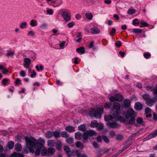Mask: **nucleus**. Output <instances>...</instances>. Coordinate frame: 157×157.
Segmentation results:
<instances>
[{
	"label": "nucleus",
	"mask_w": 157,
	"mask_h": 157,
	"mask_svg": "<svg viewBox=\"0 0 157 157\" xmlns=\"http://www.w3.org/2000/svg\"><path fill=\"white\" fill-rule=\"evenodd\" d=\"M46 12L49 15H52L54 13L53 10L49 8H47Z\"/></svg>",
	"instance_id": "nucleus-45"
},
{
	"label": "nucleus",
	"mask_w": 157,
	"mask_h": 157,
	"mask_svg": "<svg viewBox=\"0 0 157 157\" xmlns=\"http://www.w3.org/2000/svg\"><path fill=\"white\" fill-rule=\"evenodd\" d=\"M65 130L70 132H73L75 131V128L71 126H67L65 128Z\"/></svg>",
	"instance_id": "nucleus-21"
},
{
	"label": "nucleus",
	"mask_w": 157,
	"mask_h": 157,
	"mask_svg": "<svg viewBox=\"0 0 157 157\" xmlns=\"http://www.w3.org/2000/svg\"><path fill=\"white\" fill-rule=\"evenodd\" d=\"M45 136L48 138H52L53 136V132L50 131L47 132L45 133Z\"/></svg>",
	"instance_id": "nucleus-26"
},
{
	"label": "nucleus",
	"mask_w": 157,
	"mask_h": 157,
	"mask_svg": "<svg viewBox=\"0 0 157 157\" xmlns=\"http://www.w3.org/2000/svg\"><path fill=\"white\" fill-rule=\"evenodd\" d=\"M78 128L79 130L84 131L86 129V127L85 124H82L78 126Z\"/></svg>",
	"instance_id": "nucleus-31"
},
{
	"label": "nucleus",
	"mask_w": 157,
	"mask_h": 157,
	"mask_svg": "<svg viewBox=\"0 0 157 157\" xmlns=\"http://www.w3.org/2000/svg\"><path fill=\"white\" fill-rule=\"evenodd\" d=\"M14 54V51L11 50L8 51L6 54V56L13 57Z\"/></svg>",
	"instance_id": "nucleus-28"
},
{
	"label": "nucleus",
	"mask_w": 157,
	"mask_h": 157,
	"mask_svg": "<svg viewBox=\"0 0 157 157\" xmlns=\"http://www.w3.org/2000/svg\"><path fill=\"white\" fill-rule=\"evenodd\" d=\"M76 51L78 53L83 54L85 52V48L83 47H80L77 48Z\"/></svg>",
	"instance_id": "nucleus-32"
},
{
	"label": "nucleus",
	"mask_w": 157,
	"mask_h": 157,
	"mask_svg": "<svg viewBox=\"0 0 157 157\" xmlns=\"http://www.w3.org/2000/svg\"><path fill=\"white\" fill-rule=\"evenodd\" d=\"M138 21L137 19L136 18L134 19L132 21V24L134 25H136V24L138 25L139 24V22H136Z\"/></svg>",
	"instance_id": "nucleus-61"
},
{
	"label": "nucleus",
	"mask_w": 157,
	"mask_h": 157,
	"mask_svg": "<svg viewBox=\"0 0 157 157\" xmlns=\"http://www.w3.org/2000/svg\"><path fill=\"white\" fill-rule=\"evenodd\" d=\"M75 22L73 21L70 22L67 24L68 27L71 28L72 27L75 25Z\"/></svg>",
	"instance_id": "nucleus-57"
},
{
	"label": "nucleus",
	"mask_w": 157,
	"mask_h": 157,
	"mask_svg": "<svg viewBox=\"0 0 157 157\" xmlns=\"http://www.w3.org/2000/svg\"><path fill=\"white\" fill-rule=\"evenodd\" d=\"M36 68L38 71H42L43 70V67L42 65L39 66L37 65L36 66Z\"/></svg>",
	"instance_id": "nucleus-52"
},
{
	"label": "nucleus",
	"mask_w": 157,
	"mask_h": 157,
	"mask_svg": "<svg viewBox=\"0 0 157 157\" xmlns=\"http://www.w3.org/2000/svg\"><path fill=\"white\" fill-rule=\"evenodd\" d=\"M66 142L68 144H71L74 142L73 139L71 137L67 138L66 140Z\"/></svg>",
	"instance_id": "nucleus-43"
},
{
	"label": "nucleus",
	"mask_w": 157,
	"mask_h": 157,
	"mask_svg": "<svg viewBox=\"0 0 157 157\" xmlns=\"http://www.w3.org/2000/svg\"><path fill=\"white\" fill-rule=\"evenodd\" d=\"M103 109L100 108H98L96 109H91L89 114L91 117H94L96 118H100L103 112Z\"/></svg>",
	"instance_id": "nucleus-3"
},
{
	"label": "nucleus",
	"mask_w": 157,
	"mask_h": 157,
	"mask_svg": "<svg viewBox=\"0 0 157 157\" xmlns=\"http://www.w3.org/2000/svg\"><path fill=\"white\" fill-rule=\"evenodd\" d=\"M117 119V117L115 116V114H113V115H105L104 116V119L105 121L109 122L110 121H115V120Z\"/></svg>",
	"instance_id": "nucleus-7"
},
{
	"label": "nucleus",
	"mask_w": 157,
	"mask_h": 157,
	"mask_svg": "<svg viewBox=\"0 0 157 157\" xmlns=\"http://www.w3.org/2000/svg\"><path fill=\"white\" fill-rule=\"evenodd\" d=\"M85 2L89 4H93L96 2L97 0H83Z\"/></svg>",
	"instance_id": "nucleus-44"
},
{
	"label": "nucleus",
	"mask_w": 157,
	"mask_h": 157,
	"mask_svg": "<svg viewBox=\"0 0 157 157\" xmlns=\"http://www.w3.org/2000/svg\"><path fill=\"white\" fill-rule=\"evenodd\" d=\"M122 100V97L119 94H116L115 96H111L109 98V100L112 102L115 101H121Z\"/></svg>",
	"instance_id": "nucleus-6"
},
{
	"label": "nucleus",
	"mask_w": 157,
	"mask_h": 157,
	"mask_svg": "<svg viewBox=\"0 0 157 157\" xmlns=\"http://www.w3.org/2000/svg\"><path fill=\"white\" fill-rule=\"evenodd\" d=\"M116 138L118 140H121L123 139V136L122 134H119L117 136Z\"/></svg>",
	"instance_id": "nucleus-54"
},
{
	"label": "nucleus",
	"mask_w": 157,
	"mask_h": 157,
	"mask_svg": "<svg viewBox=\"0 0 157 157\" xmlns=\"http://www.w3.org/2000/svg\"><path fill=\"white\" fill-rule=\"evenodd\" d=\"M75 18L77 20H79L81 18V16L80 14H77L75 15Z\"/></svg>",
	"instance_id": "nucleus-63"
},
{
	"label": "nucleus",
	"mask_w": 157,
	"mask_h": 157,
	"mask_svg": "<svg viewBox=\"0 0 157 157\" xmlns=\"http://www.w3.org/2000/svg\"><path fill=\"white\" fill-rule=\"evenodd\" d=\"M121 108L120 104L118 102H115L113 105V109L115 110L116 114H120V110Z\"/></svg>",
	"instance_id": "nucleus-9"
},
{
	"label": "nucleus",
	"mask_w": 157,
	"mask_h": 157,
	"mask_svg": "<svg viewBox=\"0 0 157 157\" xmlns=\"http://www.w3.org/2000/svg\"><path fill=\"white\" fill-rule=\"evenodd\" d=\"M8 80L6 78H4L2 80V83L4 85H6L8 82Z\"/></svg>",
	"instance_id": "nucleus-64"
},
{
	"label": "nucleus",
	"mask_w": 157,
	"mask_h": 157,
	"mask_svg": "<svg viewBox=\"0 0 157 157\" xmlns=\"http://www.w3.org/2000/svg\"><path fill=\"white\" fill-rule=\"evenodd\" d=\"M61 136L63 137L67 138L69 136V135L65 131H63L60 133Z\"/></svg>",
	"instance_id": "nucleus-41"
},
{
	"label": "nucleus",
	"mask_w": 157,
	"mask_h": 157,
	"mask_svg": "<svg viewBox=\"0 0 157 157\" xmlns=\"http://www.w3.org/2000/svg\"><path fill=\"white\" fill-rule=\"evenodd\" d=\"M89 137V136H88L86 132H85L82 135V137L83 139V142H85V141H84L87 140L88 139Z\"/></svg>",
	"instance_id": "nucleus-35"
},
{
	"label": "nucleus",
	"mask_w": 157,
	"mask_h": 157,
	"mask_svg": "<svg viewBox=\"0 0 157 157\" xmlns=\"http://www.w3.org/2000/svg\"><path fill=\"white\" fill-rule=\"evenodd\" d=\"M98 123L97 121L95 120L91 122L90 126L92 128H96L97 126Z\"/></svg>",
	"instance_id": "nucleus-34"
},
{
	"label": "nucleus",
	"mask_w": 157,
	"mask_h": 157,
	"mask_svg": "<svg viewBox=\"0 0 157 157\" xmlns=\"http://www.w3.org/2000/svg\"><path fill=\"white\" fill-rule=\"evenodd\" d=\"M15 149L17 151H21L22 149V147L21 144L18 143L16 144L15 146Z\"/></svg>",
	"instance_id": "nucleus-27"
},
{
	"label": "nucleus",
	"mask_w": 157,
	"mask_h": 157,
	"mask_svg": "<svg viewBox=\"0 0 157 157\" xmlns=\"http://www.w3.org/2000/svg\"><path fill=\"white\" fill-rule=\"evenodd\" d=\"M7 146L9 149H12L14 146V143L12 141H9L8 143Z\"/></svg>",
	"instance_id": "nucleus-30"
},
{
	"label": "nucleus",
	"mask_w": 157,
	"mask_h": 157,
	"mask_svg": "<svg viewBox=\"0 0 157 157\" xmlns=\"http://www.w3.org/2000/svg\"><path fill=\"white\" fill-rule=\"evenodd\" d=\"M157 136V129L149 134L147 137V140H149Z\"/></svg>",
	"instance_id": "nucleus-13"
},
{
	"label": "nucleus",
	"mask_w": 157,
	"mask_h": 157,
	"mask_svg": "<svg viewBox=\"0 0 157 157\" xmlns=\"http://www.w3.org/2000/svg\"><path fill=\"white\" fill-rule=\"evenodd\" d=\"M36 141H37L38 143L42 144H43L45 142V141L44 140V139L41 138H40L39 139L38 141H37V140Z\"/></svg>",
	"instance_id": "nucleus-56"
},
{
	"label": "nucleus",
	"mask_w": 157,
	"mask_h": 157,
	"mask_svg": "<svg viewBox=\"0 0 157 157\" xmlns=\"http://www.w3.org/2000/svg\"><path fill=\"white\" fill-rule=\"evenodd\" d=\"M63 149L64 150V151H65V152L67 153V154L68 156L69 157H71V156H74L73 155H72V154L73 153V151L72 152L71 154H70V149L69 148V147H68L67 146H64L63 147Z\"/></svg>",
	"instance_id": "nucleus-12"
},
{
	"label": "nucleus",
	"mask_w": 157,
	"mask_h": 157,
	"mask_svg": "<svg viewBox=\"0 0 157 157\" xmlns=\"http://www.w3.org/2000/svg\"><path fill=\"white\" fill-rule=\"evenodd\" d=\"M144 56L147 59L149 58L151 56V55L149 52H145L144 53Z\"/></svg>",
	"instance_id": "nucleus-53"
},
{
	"label": "nucleus",
	"mask_w": 157,
	"mask_h": 157,
	"mask_svg": "<svg viewBox=\"0 0 157 157\" xmlns=\"http://www.w3.org/2000/svg\"><path fill=\"white\" fill-rule=\"evenodd\" d=\"M53 136L56 138H58L60 137V134L59 132L57 131H55L53 132Z\"/></svg>",
	"instance_id": "nucleus-46"
},
{
	"label": "nucleus",
	"mask_w": 157,
	"mask_h": 157,
	"mask_svg": "<svg viewBox=\"0 0 157 157\" xmlns=\"http://www.w3.org/2000/svg\"><path fill=\"white\" fill-rule=\"evenodd\" d=\"M108 126H110L113 128H116L119 126V125L117 123L115 122H108L107 124Z\"/></svg>",
	"instance_id": "nucleus-14"
},
{
	"label": "nucleus",
	"mask_w": 157,
	"mask_h": 157,
	"mask_svg": "<svg viewBox=\"0 0 157 157\" xmlns=\"http://www.w3.org/2000/svg\"><path fill=\"white\" fill-rule=\"evenodd\" d=\"M30 25L32 27L36 26L38 25L37 21L35 20H32L30 21Z\"/></svg>",
	"instance_id": "nucleus-23"
},
{
	"label": "nucleus",
	"mask_w": 157,
	"mask_h": 157,
	"mask_svg": "<svg viewBox=\"0 0 157 157\" xmlns=\"http://www.w3.org/2000/svg\"><path fill=\"white\" fill-rule=\"evenodd\" d=\"M143 98L147 101V104L149 106H152L155 103L154 99L150 98L149 94H145L143 96Z\"/></svg>",
	"instance_id": "nucleus-5"
},
{
	"label": "nucleus",
	"mask_w": 157,
	"mask_h": 157,
	"mask_svg": "<svg viewBox=\"0 0 157 157\" xmlns=\"http://www.w3.org/2000/svg\"><path fill=\"white\" fill-rule=\"evenodd\" d=\"M133 32L136 33H141L142 32V30L141 29L138 28H134L133 29Z\"/></svg>",
	"instance_id": "nucleus-49"
},
{
	"label": "nucleus",
	"mask_w": 157,
	"mask_h": 157,
	"mask_svg": "<svg viewBox=\"0 0 157 157\" xmlns=\"http://www.w3.org/2000/svg\"><path fill=\"white\" fill-rule=\"evenodd\" d=\"M11 157H24V155L22 154L14 152L12 153L11 155Z\"/></svg>",
	"instance_id": "nucleus-24"
},
{
	"label": "nucleus",
	"mask_w": 157,
	"mask_h": 157,
	"mask_svg": "<svg viewBox=\"0 0 157 157\" xmlns=\"http://www.w3.org/2000/svg\"><path fill=\"white\" fill-rule=\"evenodd\" d=\"M96 128H97L99 130H102L104 128L103 124L101 123H98L97 126Z\"/></svg>",
	"instance_id": "nucleus-47"
},
{
	"label": "nucleus",
	"mask_w": 157,
	"mask_h": 157,
	"mask_svg": "<svg viewBox=\"0 0 157 157\" xmlns=\"http://www.w3.org/2000/svg\"><path fill=\"white\" fill-rule=\"evenodd\" d=\"M119 114H115V116L117 118V120H115V121L118 120L121 122H124L126 121L125 119L123 117L119 115Z\"/></svg>",
	"instance_id": "nucleus-15"
},
{
	"label": "nucleus",
	"mask_w": 157,
	"mask_h": 157,
	"mask_svg": "<svg viewBox=\"0 0 157 157\" xmlns=\"http://www.w3.org/2000/svg\"><path fill=\"white\" fill-rule=\"evenodd\" d=\"M20 75L22 77H25L26 76V73L25 71L24 70L21 71L20 73Z\"/></svg>",
	"instance_id": "nucleus-60"
},
{
	"label": "nucleus",
	"mask_w": 157,
	"mask_h": 157,
	"mask_svg": "<svg viewBox=\"0 0 157 157\" xmlns=\"http://www.w3.org/2000/svg\"><path fill=\"white\" fill-rule=\"evenodd\" d=\"M78 35L77 36V37H78V39H75V41L76 42H78L81 41L82 39V36L80 33H78Z\"/></svg>",
	"instance_id": "nucleus-48"
},
{
	"label": "nucleus",
	"mask_w": 157,
	"mask_h": 157,
	"mask_svg": "<svg viewBox=\"0 0 157 157\" xmlns=\"http://www.w3.org/2000/svg\"><path fill=\"white\" fill-rule=\"evenodd\" d=\"M27 35L28 36H35V33L33 30H29L28 31Z\"/></svg>",
	"instance_id": "nucleus-42"
},
{
	"label": "nucleus",
	"mask_w": 157,
	"mask_h": 157,
	"mask_svg": "<svg viewBox=\"0 0 157 157\" xmlns=\"http://www.w3.org/2000/svg\"><path fill=\"white\" fill-rule=\"evenodd\" d=\"M48 155H52L55 152V150L52 148H49L47 149Z\"/></svg>",
	"instance_id": "nucleus-16"
},
{
	"label": "nucleus",
	"mask_w": 157,
	"mask_h": 157,
	"mask_svg": "<svg viewBox=\"0 0 157 157\" xmlns=\"http://www.w3.org/2000/svg\"><path fill=\"white\" fill-rule=\"evenodd\" d=\"M23 60L25 63L23 65L24 67L27 68H29L31 63V60L29 58H25Z\"/></svg>",
	"instance_id": "nucleus-10"
},
{
	"label": "nucleus",
	"mask_w": 157,
	"mask_h": 157,
	"mask_svg": "<svg viewBox=\"0 0 157 157\" xmlns=\"http://www.w3.org/2000/svg\"><path fill=\"white\" fill-rule=\"evenodd\" d=\"M91 30L92 34H97L100 33V30L96 28H92L91 29Z\"/></svg>",
	"instance_id": "nucleus-33"
},
{
	"label": "nucleus",
	"mask_w": 157,
	"mask_h": 157,
	"mask_svg": "<svg viewBox=\"0 0 157 157\" xmlns=\"http://www.w3.org/2000/svg\"><path fill=\"white\" fill-rule=\"evenodd\" d=\"M153 94L154 96V99L157 101V88L153 90Z\"/></svg>",
	"instance_id": "nucleus-39"
},
{
	"label": "nucleus",
	"mask_w": 157,
	"mask_h": 157,
	"mask_svg": "<svg viewBox=\"0 0 157 157\" xmlns=\"http://www.w3.org/2000/svg\"><path fill=\"white\" fill-rule=\"evenodd\" d=\"M142 105L139 102L136 103L134 106V108L136 110H140L142 109Z\"/></svg>",
	"instance_id": "nucleus-17"
},
{
	"label": "nucleus",
	"mask_w": 157,
	"mask_h": 157,
	"mask_svg": "<svg viewBox=\"0 0 157 157\" xmlns=\"http://www.w3.org/2000/svg\"><path fill=\"white\" fill-rule=\"evenodd\" d=\"M76 145L77 147L80 149L83 148L84 147L83 145L79 141L76 143Z\"/></svg>",
	"instance_id": "nucleus-36"
},
{
	"label": "nucleus",
	"mask_w": 157,
	"mask_h": 157,
	"mask_svg": "<svg viewBox=\"0 0 157 157\" xmlns=\"http://www.w3.org/2000/svg\"><path fill=\"white\" fill-rule=\"evenodd\" d=\"M136 122L138 124L140 125H144L145 123L143 119L140 117H138L137 118Z\"/></svg>",
	"instance_id": "nucleus-18"
},
{
	"label": "nucleus",
	"mask_w": 157,
	"mask_h": 157,
	"mask_svg": "<svg viewBox=\"0 0 157 157\" xmlns=\"http://www.w3.org/2000/svg\"><path fill=\"white\" fill-rule=\"evenodd\" d=\"M65 43V41H63L60 43L59 46L60 49H63L64 48Z\"/></svg>",
	"instance_id": "nucleus-51"
},
{
	"label": "nucleus",
	"mask_w": 157,
	"mask_h": 157,
	"mask_svg": "<svg viewBox=\"0 0 157 157\" xmlns=\"http://www.w3.org/2000/svg\"><path fill=\"white\" fill-rule=\"evenodd\" d=\"M27 22L25 21L21 23L19 25V27L21 29H25L27 28Z\"/></svg>",
	"instance_id": "nucleus-29"
},
{
	"label": "nucleus",
	"mask_w": 157,
	"mask_h": 157,
	"mask_svg": "<svg viewBox=\"0 0 157 157\" xmlns=\"http://www.w3.org/2000/svg\"><path fill=\"white\" fill-rule=\"evenodd\" d=\"M55 144V142L54 140H48L47 142V145L48 147H53Z\"/></svg>",
	"instance_id": "nucleus-25"
},
{
	"label": "nucleus",
	"mask_w": 157,
	"mask_h": 157,
	"mask_svg": "<svg viewBox=\"0 0 157 157\" xmlns=\"http://www.w3.org/2000/svg\"><path fill=\"white\" fill-rule=\"evenodd\" d=\"M72 155L74 156L76 155L77 157H87L86 154L82 155L77 150L74 151Z\"/></svg>",
	"instance_id": "nucleus-11"
},
{
	"label": "nucleus",
	"mask_w": 157,
	"mask_h": 157,
	"mask_svg": "<svg viewBox=\"0 0 157 157\" xmlns=\"http://www.w3.org/2000/svg\"><path fill=\"white\" fill-rule=\"evenodd\" d=\"M25 139L26 142V146L28 148L29 151L33 153L35 152V155H39L41 150V155L42 156L48 155L47 150L44 149L43 145L38 143L36 140L32 136H25Z\"/></svg>",
	"instance_id": "nucleus-1"
},
{
	"label": "nucleus",
	"mask_w": 157,
	"mask_h": 157,
	"mask_svg": "<svg viewBox=\"0 0 157 157\" xmlns=\"http://www.w3.org/2000/svg\"><path fill=\"white\" fill-rule=\"evenodd\" d=\"M124 105L125 107H129L130 105V102L129 99H126L123 102Z\"/></svg>",
	"instance_id": "nucleus-20"
},
{
	"label": "nucleus",
	"mask_w": 157,
	"mask_h": 157,
	"mask_svg": "<svg viewBox=\"0 0 157 157\" xmlns=\"http://www.w3.org/2000/svg\"><path fill=\"white\" fill-rule=\"evenodd\" d=\"M86 17L87 19L91 20L93 17V15L90 13H86L85 14Z\"/></svg>",
	"instance_id": "nucleus-37"
},
{
	"label": "nucleus",
	"mask_w": 157,
	"mask_h": 157,
	"mask_svg": "<svg viewBox=\"0 0 157 157\" xmlns=\"http://www.w3.org/2000/svg\"><path fill=\"white\" fill-rule=\"evenodd\" d=\"M102 138L105 143H108L109 142V139L105 136H103Z\"/></svg>",
	"instance_id": "nucleus-59"
},
{
	"label": "nucleus",
	"mask_w": 157,
	"mask_h": 157,
	"mask_svg": "<svg viewBox=\"0 0 157 157\" xmlns=\"http://www.w3.org/2000/svg\"><path fill=\"white\" fill-rule=\"evenodd\" d=\"M122 115L125 117L128 124L133 125L135 123L136 114L132 108H129L126 111L124 112Z\"/></svg>",
	"instance_id": "nucleus-2"
},
{
	"label": "nucleus",
	"mask_w": 157,
	"mask_h": 157,
	"mask_svg": "<svg viewBox=\"0 0 157 157\" xmlns=\"http://www.w3.org/2000/svg\"><path fill=\"white\" fill-rule=\"evenodd\" d=\"M116 29L115 28H113L112 30L109 33V34L111 35H114L115 33Z\"/></svg>",
	"instance_id": "nucleus-62"
},
{
	"label": "nucleus",
	"mask_w": 157,
	"mask_h": 157,
	"mask_svg": "<svg viewBox=\"0 0 157 157\" xmlns=\"http://www.w3.org/2000/svg\"><path fill=\"white\" fill-rule=\"evenodd\" d=\"M48 4L51 2L52 6L54 8L58 7L63 3V0H46Z\"/></svg>",
	"instance_id": "nucleus-4"
},
{
	"label": "nucleus",
	"mask_w": 157,
	"mask_h": 157,
	"mask_svg": "<svg viewBox=\"0 0 157 157\" xmlns=\"http://www.w3.org/2000/svg\"><path fill=\"white\" fill-rule=\"evenodd\" d=\"M136 11L134 9H129L127 11V13L129 15H132L135 13Z\"/></svg>",
	"instance_id": "nucleus-38"
},
{
	"label": "nucleus",
	"mask_w": 157,
	"mask_h": 157,
	"mask_svg": "<svg viewBox=\"0 0 157 157\" xmlns=\"http://www.w3.org/2000/svg\"><path fill=\"white\" fill-rule=\"evenodd\" d=\"M48 26L47 24L46 23H43L40 25V29H43L46 27Z\"/></svg>",
	"instance_id": "nucleus-55"
},
{
	"label": "nucleus",
	"mask_w": 157,
	"mask_h": 157,
	"mask_svg": "<svg viewBox=\"0 0 157 157\" xmlns=\"http://www.w3.org/2000/svg\"><path fill=\"white\" fill-rule=\"evenodd\" d=\"M86 132L89 137L92 136H93L95 135L97 133L94 131L92 130H87Z\"/></svg>",
	"instance_id": "nucleus-19"
},
{
	"label": "nucleus",
	"mask_w": 157,
	"mask_h": 157,
	"mask_svg": "<svg viewBox=\"0 0 157 157\" xmlns=\"http://www.w3.org/2000/svg\"><path fill=\"white\" fill-rule=\"evenodd\" d=\"M61 143L60 142H58L56 145V149L59 151H60L61 149Z\"/></svg>",
	"instance_id": "nucleus-50"
},
{
	"label": "nucleus",
	"mask_w": 157,
	"mask_h": 157,
	"mask_svg": "<svg viewBox=\"0 0 157 157\" xmlns=\"http://www.w3.org/2000/svg\"><path fill=\"white\" fill-rule=\"evenodd\" d=\"M140 24L141 25H140V27H148V24L143 20L141 21Z\"/></svg>",
	"instance_id": "nucleus-40"
},
{
	"label": "nucleus",
	"mask_w": 157,
	"mask_h": 157,
	"mask_svg": "<svg viewBox=\"0 0 157 157\" xmlns=\"http://www.w3.org/2000/svg\"><path fill=\"white\" fill-rule=\"evenodd\" d=\"M75 137L77 140H80L82 137V134L79 132H76L75 134Z\"/></svg>",
	"instance_id": "nucleus-22"
},
{
	"label": "nucleus",
	"mask_w": 157,
	"mask_h": 157,
	"mask_svg": "<svg viewBox=\"0 0 157 157\" xmlns=\"http://www.w3.org/2000/svg\"><path fill=\"white\" fill-rule=\"evenodd\" d=\"M112 105V104L109 102L106 103L105 104V107L106 108H109Z\"/></svg>",
	"instance_id": "nucleus-58"
},
{
	"label": "nucleus",
	"mask_w": 157,
	"mask_h": 157,
	"mask_svg": "<svg viewBox=\"0 0 157 157\" xmlns=\"http://www.w3.org/2000/svg\"><path fill=\"white\" fill-rule=\"evenodd\" d=\"M63 19L66 21H69L71 20L70 14L67 11H62L61 13Z\"/></svg>",
	"instance_id": "nucleus-8"
}]
</instances>
